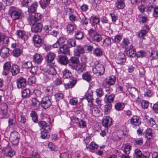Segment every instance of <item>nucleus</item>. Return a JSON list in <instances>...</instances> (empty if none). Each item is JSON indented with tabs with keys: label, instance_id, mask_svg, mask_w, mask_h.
<instances>
[{
	"label": "nucleus",
	"instance_id": "obj_1",
	"mask_svg": "<svg viewBox=\"0 0 158 158\" xmlns=\"http://www.w3.org/2000/svg\"><path fill=\"white\" fill-rule=\"evenodd\" d=\"M47 67L48 69L45 71L44 75L43 77V79L46 82L49 80H53L57 73L55 68L56 66L54 63H53L52 64H48Z\"/></svg>",
	"mask_w": 158,
	"mask_h": 158
},
{
	"label": "nucleus",
	"instance_id": "obj_2",
	"mask_svg": "<svg viewBox=\"0 0 158 158\" xmlns=\"http://www.w3.org/2000/svg\"><path fill=\"white\" fill-rule=\"evenodd\" d=\"M92 68L93 72L97 75H101L104 73L105 68L104 66L98 61H96L94 62Z\"/></svg>",
	"mask_w": 158,
	"mask_h": 158
},
{
	"label": "nucleus",
	"instance_id": "obj_3",
	"mask_svg": "<svg viewBox=\"0 0 158 158\" xmlns=\"http://www.w3.org/2000/svg\"><path fill=\"white\" fill-rule=\"evenodd\" d=\"M35 10H28L30 13L29 17V19L30 22L32 25L34 24L35 23L41 19L42 16L40 13L35 12Z\"/></svg>",
	"mask_w": 158,
	"mask_h": 158
},
{
	"label": "nucleus",
	"instance_id": "obj_4",
	"mask_svg": "<svg viewBox=\"0 0 158 158\" xmlns=\"http://www.w3.org/2000/svg\"><path fill=\"white\" fill-rule=\"evenodd\" d=\"M19 138V134L17 131H14L11 133L9 139L13 145H17L18 144Z\"/></svg>",
	"mask_w": 158,
	"mask_h": 158
},
{
	"label": "nucleus",
	"instance_id": "obj_5",
	"mask_svg": "<svg viewBox=\"0 0 158 158\" xmlns=\"http://www.w3.org/2000/svg\"><path fill=\"white\" fill-rule=\"evenodd\" d=\"M69 67L73 69H75L78 73H81L85 69L86 66L85 64L78 63L76 64L74 66L69 63Z\"/></svg>",
	"mask_w": 158,
	"mask_h": 158
},
{
	"label": "nucleus",
	"instance_id": "obj_6",
	"mask_svg": "<svg viewBox=\"0 0 158 158\" xmlns=\"http://www.w3.org/2000/svg\"><path fill=\"white\" fill-rule=\"evenodd\" d=\"M115 61L116 63L121 65L123 64L126 61V57L123 52L119 53L116 56Z\"/></svg>",
	"mask_w": 158,
	"mask_h": 158
},
{
	"label": "nucleus",
	"instance_id": "obj_7",
	"mask_svg": "<svg viewBox=\"0 0 158 158\" xmlns=\"http://www.w3.org/2000/svg\"><path fill=\"white\" fill-rule=\"evenodd\" d=\"M51 105V102L49 97H45L42 99L41 105L43 108L45 109L48 108Z\"/></svg>",
	"mask_w": 158,
	"mask_h": 158
},
{
	"label": "nucleus",
	"instance_id": "obj_8",
	"mask_svg": "<svg viewBox=\"0 0 158 158\" xmlns=\"http://www.w3.org/2000/svg\"><path fill=\"white\" fill-rule=\"evenodd\" d=\"M71 119L73 122H75L77 124V125L80 128H84L86 127V125L85 121L80 119L76 116H73Z\"/></svg>",
	"mask_w": 158,
	"mask_h": 158
},
{
	"label": "nucleus",
	"instance_id": "obj_9",
	"mask_svg": "<svg viewBox=\"0 0 158 158\" xmlns=\"http://www.w3.org/2000/svg\"><path fill=\"white\" fill-rule=\"evenodd\" d=\"M130 122L133 126H139L141 123L140 118L137 115H134L130 119Z\"/></svg>",
	"mask_w": 158,
	"mask_h": 158
},
{
	"label": "nucleus",
	"instance_id": "obj_10",
	"mask_svg": "<svg viewBox=\"0 0 158 158\" xmlns=\"http://www.w3.org/2000/svg\"><path fill=\"white\" fill-rule=\"evenodd\" d=\"M56 57V54L52 52H49L47 54L45 57V60L49 64H52L53 63L55 64L54 60Z\"/></svg>",
	"mask_w": 158,
	"mask_h": 158
},
{
	"label": "nucleus",
	"instance_id": "obj_11",
	"mask_svg": "<svg viewBox=\"0 0 158 158\" xmlns=\"http://www.w3.org/2000/svg\"><path fill=\"white\" fill-rule=\"evenodd\" d=\"M33 41L35 46L38 48L40 47L41 45L42 39L39 35H35L33 37Z\"/></svg>",
	"mask_w": 158,
	"mask_h": 158
},
{
	"label": "nucleus",
	"instance_id": "obj_12",
	"mask_svg": "<svg viewBox=\"0 0 158 158\" xmlns=\"http://www.w3.org/2000/svg\"><path fill=\"white\" fill-rule=\"evenodd\" d=\"M0 54L1 56L3 58L8 56L10 54L9 48L6 47L1 48L0 49Z\"/></svg>",
	"mask_w": 158,
	"mask_h": 158
},
{
	"label": "nucleus",
	"instance_id": "obj_13",
	"mask_svg": "<svg viewBox=\"0 0 158 158\" xmlns=\"http://www.w3.org/2000/svg\"><path fill=\"white\" fill-rule=\"evenodd\" d=\"M43 59V57L41 54L36 53L33 56V61L35 64H40Z\"/></svg>",
	"mask_w": 158,
	"mask_h": 158
},
{
	"label": "nucleus",
	"instance_id": "obj_14",
	"mask_svg": "<svg viewBox=\"0 0 158 158\" xmlns=\"http://www.w3.org/2000/svg\"><path fill=\"white\" fill-rule=\"evenodd\" d=\"M17 84L18 87L19 88H23L26 85V80L22 77H20L17 80Z\"/></svg>",
	"mask_w": 158,
	"mask_h": 158
},
{
	"label": "nucleus",
	"instance_id": "obj_15",
	"mask_svg": "<svg viewBox=\"0 0 158 158\" xmlns=\"http://www.w3.org/2000/svg\"><path fill=\"white\" fill-rule=\"evenodd\" d=\"M3 69L2 74L3 75H7L9 72L11 67V63L10 62H6L3 65Z\"/></svg>",
	"mask_w": 158,
	"mask_h": 158
},
{
	"label": "nucleus",
	"instance_id": "obj_16",
	"mask_svg": "<svg viewBox=\"0 0 158 158\" xmlns=\"http://www.w3.org/2000/svg\"><path fill=\"white\" fill-rule=\"evenodd\" d=\"M74 53L75 55L80 56L84 53V48L81 46L77 45L74 50Z\"/></svg>",
	"mask_w": 158,
	"mask_h": 158
},
{
	"label": "nucleus",
	"instance_id": "obj_17",
	"mask_svg": "<svg viewBox=\"0 0 158 158\" xmlns=\"http://www.w3.org/2000/svg\"><path fill=\"white\" fill-rule=\"evenodd\" d=\"M145 119L149 125L154 128L157 127V124H156L155 120L152 118H149L148 116L145 115Z\"/></svg>",
	"mask_w": 158,
	"mask_h": 158
},
{
	"label": "nucleus",
	"instance_id": "obj_18",
	"mask_svg": "<svg viewBox=\"0 0 158 158\" xmlns=\"http://www.w3.org/2000/svg\"><path fill=\"white\" fill-rule=\"evenodd\" d=\"M5 152L7 154V156L12 157L15 154V151L9 145L6 146L5 149Z\"/></svg>",
	"mask_w": 158,
	"mask_h": 158
},
{
	"label": "nucleus",
	"instance_id": "obj_19",
	"mask_svg": "<svg viewBox=\"0 0 158 158\" xmlns=\"http://www.w3.org/2000/svg\"><path fill=\"white\" fill-rule=\"evenodd\" d=\"M112 123V119L109 117H106L104 118L102 121L103 125L106 127L110 126Z\"/></svg>",
	"mask_w": 158,
	"mask_h": 158
},
{
	"label": "nucleus",
	"instance_id": "obj_20",
	"mask_svg": "<svg viewBox=\"0 0 158 158\" xmlns=\"http://www.w3.org/2000/svg\"><path fill=\"white\" fill-rule=\"evenodd\" d=\"M114 98L115 95L113 94H110L109 95H105L104 101L106 103H111L113 102Z\"/></svg>",
	"mask_w": 158,
	"mask_h": 158
},
{
	"label": "nucleus",
	"instance_id": "obj_21",
	"mask_svg": "<svg viewBox=\"0 0 158 158\" xmlns=\"http://www.w3.org/2000/svg\"><path fill=\"white\" fill-rule=\"evenodd\" d=\"M59 52L60 53L69 54V49L67 45H64L60 48Z\"/></svg>",
	"mask_w": 158,
	"mask_h": 158
},
{
	"label": "nucleus",
	"instance_id": "obj_22",
	"mask_svg": "<svg viewBox=\"0 0 158 158\" xmlns=\"http://www.w3.org/2000/svg\"><path fill=\"white\" fill-rule=\"evenodd\" d=\"M134 156L136 158H148L146 156L143 155L141 151L138 148L135 150Z\"/></svg>",
	"mask_w": 158,
	"mask_h": 158
},
{
	"label": "nucleus",
	"instance_id": "obj_23",
	"mask_svg": "<svg viewBox=\"0 0 158 158\" xmlns=\"http://www.w3.org/2000/svg\"><path fill=\"white\" fill-rule=\"evenodd\" d=\"M21 13V10H13L11 14V16L13 19L16 20L19 18Z\"/></svg>",
	"mask_w": 158,
	"mask_h": 158
},
{
	"label": "nucleus",
	"instance_id": "obj_24",
	"mask_svg": "<svg viewBox=\"0 0 158 158\" xmlns=\"http://www.w3.org/2000/svg\"><path fill=\"white\" fill-rule=\"evenodd\" d=\"M49 130L48 129H44L41 132V137L43 139L48 138L50 137Z\"/></svg>",
	"mask_w": 158,
	"mask_h": 158
},
{
	"label": "nucleus",
	"instance_id": "obj_25",
	"mask_svg": "<svg viewBox=\"0 0 158 158\" xmlns=\"http://www.w3.org/2000/svg\"><path fill=\"white\" fill-rule=\"evenodd\" d=\"M106 83L109 85H113L116 81L115 77L114 76H112L107 77L106 79Z\"/></svg>",
	"mask_w": 158,
	"mask_h": 158
},
{
	"label": "nucleus",
	"instance_id": "obj_26",
	"mask_svg": "<svg viewBox=\"0 0 158 158\" xmlns=\"http://www.w3.org/2000/svg\"><path fill=\"white\" fill-rule=\"evenodd\" d=\"M98 145L94 142H92L89 145H86V148H89L91 151L94 152L98 148Z\"/></svg>",
	"mask_w": 158,
	"mask_h": 158
},
{
	"label": "nucleus",
	"instance_id": "obj_27",
	"mask_svg": "<svg viewBox=\"0 0 158 158\" xmlns=\"http://www.w3.org/2000/svg\"><path fill=\"white\" fill-rule=\"evenodd\" d=\"M2 112L3 115L6 116L7 113V106L5 103H2L0 105Z\"/></svg>",
	"mask_w": 158,
	"mask_h": 158
},
{
	"label": "nucleus",
	"instance_id": "obj_28",
	"mask_svg": "<svg viewBox=\"0 0 158 158\" xmlns=\"http://www.w3.org/2000/svg\"><path fill=\"white\" fill-rule=\"evenodd\" d=\"M58 61L61 64L65 65L68 63V60L65 56H59L58 59Z\"/></svg>",
	"mask_w": 158,
	"mask_h": 158
},
{
	"label": "nucleus",
	"instance_id": "obj_29",
	"mask_svg": "<svg viewBox=\"0 0 158 158\" xmlns=\"http://www.w3.org/2000/svg\"><path fill=\"white\" fill-rule=\"evenodd\" d=\"M38 125L42 129H46V128H47L49 131L51 130L50 126L47 124L46 122L45 121H39L38 123Z\"/></svg>",
	"mask_w": 158,
	"mask_h": 158
},
{
	"label": "nucleus",
	"instance_id": "obj_30",
	"mask_svg": "<svg viewBox=\"0 0 158 158\" xmlns=\"http://www.w3.org/2000/svg\"><path fill=\"white\" fill-rule=\"evenodd\" d=\"M42 24L40 23H38L32 28V31L35 32H40L42 30Z\"/></svg>",
	"mask_w": 158,
	"mask_h": 158
},
{
	"label": "nucleus",
	"instance_id": "obj_31",
	"mask_svg": "<svg viewBox=\"0 0 158 158\" xmlns=\"http://www.w3.org/2000/svg\"><path fill=\"white\" fill-rule=\"evenodd\" d=\"M31 102L32 103V107L34 109H38L40 106V102L36 98H33L32 99Z\"/></svg>",
	"mask_w": 158,
	"mask_h": 158
},
{
	"label": "nucleus",
	"instance_id": "obj_32",
	"mask_svg": "<svg viewBox=\"0 0 158 158\" xmlns=\"http://www.w3.org/2000/svg\"><path fill=\"white\" fill-rule=\"evenodd\" d=\"M101 109L100 107H94L92 110L93 114L96 116H99L102 114Z\"/></svg>",
	"mask_w": 158,
	"mask_h": 158
},
{
	"label": "nucleus",
	"instance_id": "obj_33",
	"mask_svg": "<svg viewBox=\"0 0 158 158\" xmlns=\"http://www.w3.org/2000/svg\"><path fill=\"white\" fill-rule=\"evenodd\" d=\"M20 70V68L19 66L15 64H13L11 69V72L12 74L15 75L18 74Z\"/></svg>",
	"mask_w": 158,
	"mask_h": 158
},
{
	"label": "nucleus",
	"instance_id": "obj_34",
	"mask_svg": "<svg viewBox=\"0 0 158 158\" xmlns=\"http://www.w3.org/2000/svg\"><path fill=\"white\" fill-rule=\"evenodd\" d=\"M124 106L125 105L124 103L118 102L115 105L114 108L116 110L119 111L122 110L124 109Z\"/></svg>",
	"mask_w": 158,
	"mask_h": 158
},
{
	"label": "nucleus",
	"instance_id": "obj_35",
	"mask_svg": "<svg viewBox=\"0 0 158 158\" xmlns=\"http://www.w3.org/2000/svg\"><path fill=\"white\" fill-rule=\"evenodd\" d=\"M76 28V26L74 24H69L66 27L67 31L69 33H71Z\"/></svg>",
	"mask_w": 158,
	"mask_h": 158
},
{
	"label": "nucleus",
	"instance_id": "obj_36",
	"mask_svg": "<svg viewBox=\"0 0 158 158\" xmlns=\"http://www.w3.org/2000/svg\"><path fill=\"white\" fill-rule=\"evenodd\" d=\"M124 0H117L115 6L118 9H123L125 6Z\"/></svg>",
	"mask_w": 158,
	"mask_h": 158
},
{
	"label": "nucleus",
	"instance_id": "obj_37",
	"mask_svg": "<svg viewBox=\"0 0 158 158\" xmlns=\"http://www.w3.org/2000/svg\"><path fill=\"white\" fill-rule=\"evenodd\" d=\"M101 21L103 24H106L107 25L106 26L107 29H109L110 27V23L109 22L108 19L105 16H103L101 19Z\"/></svg>",
	"mask_w": 158,
	"mask_h": 158
},
{
	"label": "nucleus",
	"instance_id": "obj_38",
	"mask_svg": "<svg viewBox=\"0 0 158 158\" xmlns=\"http://www.w3.org/2000/svg\"><path fill=\"white\" fill-rule=\"evenodd\" d=\"M145 137L148 139H151L153 138V135L151 129L148 128L146 130Z\"/></svg>",
	"mask_w": 158,
	"mask_h": 158
},
{
	"label": "nucleus",
	"instance_id": "obj_39",
	"mask_svg": "<svg viewBox=\"0 0 158 158\" xmlns=\"http://www.w3.org/2000/svg\"><path fill=\"white\" fill-rule=\"evenodd\" d=\"M112 107V104L111 103H108L104 106V111L105 114H107L110 111Z\"/></svg>",
	"mask_w": 158,
	"mask_h": 158
},
{
	"label": "nucleus",
	"instance_id": "obj_40",
	"mask_svg": "<svg viewBox=\"0 0 158 158\" xmlns=\"http://www.w3.org/2000/svg\"><path fill=\"white\" fill-rule=\"evenodd\" d=\"M75 37L77 39H81L83 38V33L80 31H77L75 32Z\"/></svg>",
	"mask_w": 158,
	"mask_h": 158
},
{
	"label": "nucleus",
	"instance_id": "obj_41",
	"mask_svg": "<svg viewBox=\"0 0 158 158\" xmlns=\"http://www.w3.org/2000/svg\"><path fill=\"white\" fill-rule=\"evenodd\" d=\"M93 54L96 56H100L102 55V52L100 48H97L94 49Z\"/></svg>",
	"mask_w": 158,
	"mask_h": 158
},
{
	"label": "nucleus",
	"instance_id": "obj_42",
	"mask_svg": "<svg viewBox=\"0 0 158 158\" xmlns=\"http://www.w3.org/2000/svg\"><path fill=\"white\" fill-rule=\"evenodd\" d=\"M71 72L67 69H64L63 72V76L64 78H69L71 77Z\"/></svg>",
	"mask_w": 158,
	"mask_h": 158
},
{
	"label": "nucleus",
	"instance_id": "obj_43",
	"mask_svg": "<svg viewBox=\"0 0 158 158\" xmlns=\"http://www.w3.org/2000/svg\"><path fill=\"white\" fill-rule=\"evenodd\" d=\"M127 54L129 56L133 57L136 55V52L134 49L131 48L127 51Z\"/></svg>",
	"mask_w": 158,
	"mask_h": 158
},
{
	"label": "nucleus",
	"instance_id": "obj_44",
	"mask_svg": "<svg viewBox=\"0 0 158 158\" xmlns=\"http://www.w3.org/2000/svg\"><path fill=\"white\" fill-rule=\"evenodd\" d=\"M31 92L29 89H26L23 90L22 93V96L23 98H26L30 96Z\"/></svg>",
	"mask_w": 158,
	"mask_h": 158
},
{
	"label": "nucleus",
	"instance_id": "obj_45",
	"mask_svg": "<svg viewBox=\"0 0 158 158\" xmlns=\"http://www.w3.org/2000/svg\"><path fill=\"white\" fill-rule=\"evenodd\" d=\"M50 0H41L40 4L43 9H44L48 5Z\"/></svg>",
	"mask_w": 158,
	"mask_h": 158
},
{
	"label": "nucleus",
	"instance_id": "obj_46",
	"mask_svg": "<svg viewBox=\"0 0 158 158\" xmlns=\"http://www.w3.org/2000/svg\"><path fill=\"white\" fill-rule=\"evenodd\" d=\"M82 77L84 80L88 82H89L91 80V75L88 72H86L83 73Z\"/></svg>",
	"mask_w": 158,
	"mask_h": 158
},
{
	"label": "nucleus",
	"instance_id": "obj_47",
	"mask_svg": "<svg viewBox=\"0 0 158 158\" xmlns=\"http://www.w3.org/2000/svg\"><path fill=\"white\" fill-rule=\"evenodd\" d=\"M22 53L21 50L19 48H16L12 51V55L15 57L19 56Z\"/></svg>",
	"mask_w": 158,
	"mask_h": 158
},
{
	"label": "nucleus",
	"instance_id": "obj_48",
	"mask_svg": "<svg viewBox=\"0 0 158 158\" xmlns=\"http://www.w3.org/2000/svg\"><path fill=\"white\" fill-rule=\"evenodd\" d=\"M80 18L81 19V23L82 25L84 26L87 25L88 23V22L86 18L83 15H81Z\"/></svg>",
	"mask_w": 158,
	"mask_h": 158
},
{
	"label": "nucleus",
	"instance_id": "obj_49",
	"mask_svg": "<svg viewBox=\"0 0 158 158\" xmlns=\"http://www.w3.org/2000/svg\"><path fill=\"white\" fill-rule=\"evenodd\" d=\"M130 44L129 40L127 39H123L121 44L123 48H126Z\"/></svg>",
	"mask_w": 158,
	"mask_h": 158
},
{
	"label": "nucleus",
	"instance_id": "obj_50",
	"mask_svg": "<svg viewBox=\"0 0 158 158\" xmlns=\"http://www.w3.org/2000/svg\"><path fill=\"white\" fill-rule=\"evenodd\" d=\"M131 146L128 144H125L123 146V150L124 153L128 154L130 153V151L131 149Z\"/></svg>",
	"mask_w": 158,
	"mask_h": 158
},
{
	"label": "nucleus",
	"instance_id": "obj_51",
	"mask_svg": "<svg viewBox=\"0 0 158 158\" xmlns=\"http://www.w3.org/2000/svg\"><path fill=\"white\" fill-rule=\"evenodd\" d=\"M55 97L56 101H59L63 99L64 95L62 93L58 92L55 94Z\"/></svg>",
	"mask_w": 158,
	"mask_h": 158
},
{
	"label": "nucleus",
	"instance_id": "obj_52",
	"mask_svg": "<svg viewBox=\"0 0 158 158\" xmlns=\"http://www.w3.org/2000/svg\"><path fill=\"white\" fill-rule=\"evenodd\" d=\"M92 39L97 42H100L102 38L101 36L97 33L94 35Z\"/></svg>",
	"mask_w": 158,
	"mask_h": 158
},
{
	"label": "nucleus",
	"instance_id": "obj_53",
	"mask_svg": "<svg viewBox=\"0 0 158 158\" xmlns=\"http://www.w3.org/2000/svg\"><path fill=\"white\" fill-rule=\"evenodd\" d=\"M111 43V40L110 38L107 37L103 40V45L104 46H107Z\"/></svg>",
	"mask_w": 158,
	"mask_h": 158
},
{
	"label": "nucleus",
	"instance_id": "obj_54",
	"mask_svg": "<svg viewBox=\"0 0 158 158\" xmlns=\"http://www.w3.org/2000/svg\"><path fill=\"white\" fill-rule=\"evenodd\" d=\"M97 32L94 29L91 28L89 29L88 31V35L91 38H92L95 35Z\"/></svg>",
	"mask_w": 158,
	"mask_h": 158
},
{
	"label": "nucleus",
	"instance_id": "obj_55",
	"mask_svg": "<svg viewBox=\"0 0 158 158\" xmlns=\"http://www.w3.org/2000/svg\"><path fill=\"white\" fill-rule=\"evenodd\" d=\"M32 66V62L30 61H28L23 64V66L26 69H29L31 68Z\"/></svg>",
	"mask_w": 158,
	"mask_h": 158
},
{
	"label": "nucleus",
	"instance_id": "obj_56",
	"mask_svg": "<svg viewBox=\"0 0 158 158\" xmlns=\"http://www.w3.org/2000/svg\"><path fill=\"white\" fill-rule=\"evenodd\" d=\"M48 147L52 150L56 151L58 149L57 147L52 142H50L48 144Z\"/></svg>",
	"mask_w": 158,
	"mask_h": 158
},
{
	"label": "nucleus",
	"instance_id": "obj_57",
	"mask_svg": "<svg viewBox=\"0 0 158 158\" xmlns=\"http://www.w3.org/2000/svg\"><path fill=\"white\" fill-rule=\"evenodd\" d=\"M150 57H152L151 60L156 59L158 58V52L156 51H153L151 52Z\"/></svg>",
	"mask_w": 158,
	"mask_h": 158
},
{
	"label": "nucleus",
	"instance_id": "obj_58",
	"mask_svg": "<svg viewBox=\"0 0 158 158\" xmlns=\"http://www.w3.org/2000/svg\"><path fill=\"white\" fill-rule=\"evenodd\" d=\"M30 114L33 121L34 122H37L38 120V117L36 112L34 111H32L31 112Z\"/></svg>",
	"mask_w": 158,
	"mask_h": 158
},
{
	"label": "nucleus",
	"instance_id": "obj_59",
	"mask_svg": "<svg viewBox=\"0 0 158 158\" xmlns=\"http://www.w3.org/2000/svg\"><path fill=\"white\" fill-rule=\"evenodd\" d=\"M70 60L73 64H76L79 63L78 58L75 56L71 57L70 59Z\"/></svg>",
	"mask_w": 158,
	"mask_h": 158
},
{
	"label": "nucleus",
	"instance_id": "obj_60",
	"mask_svg": "<svg viewBox=\"0 0 158 158\" xmlns=\"http://www.w3.org/2000/svg\"><path fill=\"white\" fill-rule=\"evenodd\" d=\"M16 34L19 38H22L25 35V32L24 31H23L22 30H20L17 31Z\"/></svg>",
	"mask_w": 158,
	"mask_h": 158
},
{
	"label": "nucleus",
	"instance_id": "obj_61",
	"mask_svg": "<svg viewBox=\"0 0 158 158\" xmlns=\"http://www.w3.org/2000/svg\"><path fill=\"white\" fill-rule=\"evenodd\" d=\"M135 144L138 145H142L143 142V138H139L136 139H135Z\"/></svg>",
	"mask_w": 158,
	"mask_h": 158
},
{
	"label": "nucleus",
	"instance_id": "obj_62",
	"mask_svg": "<svg viewBox=\"0 0 158 158\" xmlns=\"http://www.w3.org/2000/svg\"><path fill=\"white\" fill-rule=\"evenodd\" d=\"M85 97L87 101L93 100V92H90L89 93H88L87 94H86Z\"/></svg>",
	"mask_w": 158,
	"mask_h": 158
},
{
	"label": "nucleus",
	"instance_id": "obj_63",
	"mask_svg": "<svg viewBox=\"0 0 158 158\" xmlns=\"http://www.w3.org/2000/svg\"><path fill=\"white\" fill-rule=\"evenodd\" d=\"M153 94V91L152 90H147L144 94V96L147 97H150Z\"/></svg>",
	"mask_w": 158,
	"mask_h": 158
},
{
	"label": "nucleus",
	"instance_id": "obj_64",
	"mask_svg": "<svg viewBox=\"0 0 158 158\" xmlns=\"http://www.w3.org/2000/svg\"><path fill=\"white\" fill-rule=\"evenodd\" d=\"M68 44L71 47H74L76 45V41L73 39H69L68 40Z\"/></svg>",
	"mask_w": 158,
	"mask_h": 158
}]
</instances>
